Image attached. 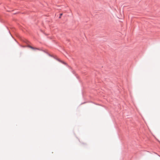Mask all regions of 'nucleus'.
Segmentation results:
<instances>
[{"label":"nucleus","instance_id":"2","mask_svg":"<svg viewBox=\"0 0 160 160\" xmlns=\"http://www.w3.org/2000/svg\"><path fill=\"white\" fill-rule=\"evenodd\" d=\"M62 13H61L60 14V16L59 17V18H61V16L62 15Z\"/></svg>","mask_w":160,"mask_h":160},{"label":"nucleus","instance_id":"1","mask_svg":"<svg viewBox=\"0 0 160 160\" xmlns=\"http://www.w3.org/2000/svg\"><path fill=\"white\" fill-rule=\"evenodd\" d=\"M28 47L32 49H33V50H34V49H37V50H39V49L38 48H34L33 47H32V46H28Z\"/></svg>","mask_w":160,"mask_h":160}]
</instances>
